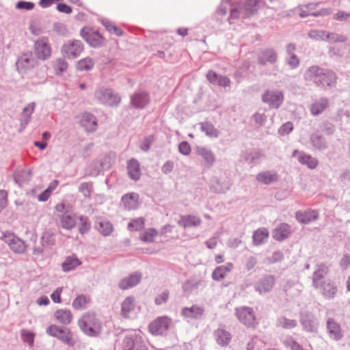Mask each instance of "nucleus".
<instances>
[{"label": "nucleus", "instance_id": "nucleus-1", "mask_svg": "<svg viewBox=\"0 0 350 350\" xmlns=\"http://www.w3.org/2000/svg\"><path fill=\"white\" fill-rule=\"evenodd\" d=\"M306 81H313L317 85L332 86L336 83L334 72L325 70L317 66H311L305 73Z\"/></svg>", "mask_w": 350, "mask_h": 350}, {"label": "nucleus", "instance_id": "nucleus-2", "mask_svg": "<svg viewBox=\"0 0 350 350\" xmlns=\"http://www.w3.org/2000/svg\"><path fill=\"white\" fill-rule=\"evenodd\" d=\"M78 324L82 331L90 336H96L101 332V325L92 313L83 314Z\"/></svg>", "mask_w": 350, "mask_h": 350}, {"label": "nucleus", "instance_id": "nucleus-3", "mask_svg": "<svg viewBox=\"0 0 350 350\" xmlns=\"http://www.w3.org/2000/svg\"><path fill=\"white\" fill-rule=\"evenodd\" d=\"M46 333L53 337L57 338L69 347H73L76 342L70 329L66 327H60L56 325H51L46 328Z\"/></svg>", "mask_w": 350, "mask_h": 350}, {"label": "nucleus", "instance_id": "nucleus-4", "mask_svg": "<svg viewBox=\"0 0 350 350\" xmlns=\"http://www.w3.org/2000/svg\"><path fill=\"white\" fill-rule=\"evenodd\" d=\"M83 51V45L79 40H69L64 43L61 49L62 56L65 59H72L79 57Z\"/></svg>", "mask_w": 350, "mask_h": 350}, {"label": "nucleus", "instance_id": "nucleus-5", "mask_svg": "<svg viewBox=\"0 0 350 350\" xmlns=\"http://www.w3.org/2000/svg\"><path fill=\"white\" fill-rule=\"evenodd\" d=\"M262 100L270 107L278 109L284 100V94L279 90H267L262 95Z\"/></svg>", "mask_w": 350, "mask_h": 350}, {"label": "nucleus", "instance_id": "nucleus-6", "mask_svg": "<svg viewBox=\"0 0 350 350\" xmlns=\"http://www.w3.org/2000/svg\"><path fill=\"white\" fill-rule=\"evenodd\" d=\"M171 324V319L167 316L160 317L152 321L149 325V331L153 335H162Z\"/></svg>", "mask_w": 350, "mask_h": 350}, {"label": "nucleus", "instance_id": "nucleus-7", "mask_svg": "<svg viewBox=\"0 0 350 350\" xmlns=\"http://www.w3.org/2000/svg\"><path fill=\"white\" fill-rule=\"evenodd\" d=\"M1 239L14 252L22 253L25 250L26 247L23 241L10 232H3Z\"/></svg>", "mask_w": 350, "mask_h": 350}, {"label": "nucleus", "instance_id": "nucleus-8", "mask_svg": "<svg viewBox=\"0 0 350 350\" xmlns=\"http://www.w3.org/2000/svg\"><path fill=\"white\" fill-rule=\"evenodd\" d=\"M237 316L239 320L247 327L257 325L255 314L252 308L241 307L237 309Z\"/></svg>", "mask_w": 350, "mask_h": 350}, {"label": "nucleus", "instance_id": "nucleus-9", "mask_svg": "<svg viewBox=\"0 0 350 350\" xmlns=\"http://www.w3.org/2000/svg\"><path fill=\"white\" fill-rule=\"evenodd\" d=\"M51 47L46 37L39 38L35 42V53L41 59H46L51 55Z\"/></svg>", "mask_w": 350, "mask_h": 350}, {"label": "nucleus", "instance_id": "nucleus-10", "mask_svg": "<svg viewBox=\"0 0 350 350\" xmlns=\"http://www.w3.org/2000/svg\"><path fill=\"white\" fill-rule=\"evenodd\" d=\"M266 8V3L263 0H245L242 10L244 14L249 17L258 14Z\"/></svg>", "mask_w": 350, "mask_h": 350}, {"label": "nucleus", "instance_id": "nucleus-11", "mask_svg": "<svg viewBox=\"0 0 350 350\" xmlns=\"http://www.w3.org/2000/svg\"><path fill=\"white\" fill-rule=\"evenodd\" d=\"M95 96L100 102L110 106L116 105L120 102V98L108 89L97 91Z\"/></svg>", "mask_w": 350, "mask_h": 350}, {"label": "nucleus", "instance_id": "nucleus-12", "mask_svg": "<svg viewBox=\"0 0 350 350\" xmlns=\"http://www.w3.org/2000/svg\"><path fill=\"white\" fill-rule=\"evenodd\" d=\"M36 62L31 53L23 54L16 62V66L17 70L20 72L34 67Z\"/></svg>", "mask_w": 350, "mask_h": 350}, {"label": "nucleus", "instance_id": "nucleus-13", "mask_svg": "<svg viewBox=\"0 0 350 350\" xmlns=\"http://www.w3.org/2000/svg\"><path fill=\"white\" fill-rule=\"evenodd\" d=\"M206 79L211 83L221 87H227L230 84V80L229 78L226 76L218 75L213 70H209L207 72Z\"/></svg>", "mask_w": 350, "mask_h": 350}, {"label": "nucleus", "instance_id": "nucleus-14", "mask_svg": "<svg viewBox=\"0 0 350 350\" xmlns=\"http://www.w3.org/2000/svg\"><path fill=\"white\" fill-rule=\"evenodd\" d=\"M142 275L140 273H135L122 279L119 282V287L122 290H127L136 286L141 280Z\"/></svg>", "mask_w": 350, "mask_h": 350}, {"label": "nucleus", "instance_id": "nucleus-15", "mask_svg": "<svg viewBox=\"0 0 350 350\" xmlns=\"http://www.w3.org/2000/svg\"><path fill=\"white\" fill-rule=\"evenodd\" d=\"M135 299L133 296L126 297L121 304V315L124 318H129L131 313L135 308Z\"/></svg>", "mask_w": 350, "mask_h": 350}, {"label": "nucleus", "instance_id": "nucleus-16", "mask_svg": "<svg viewBox=\"0 0 350 350\" xmlns=\"http://www.w3.org/2000/svg\"><path fill=\"white\" fill-rule=\"evenodd\" d=\"M327 329L331 338L335 340H339L342 338V333L340 325L334 319H328Z\"/></svg>", "mask_w": 350, "mask_h": 350}, {"label": "nucleus", "instance_id": "nucleus-17", "mask_svg": "<svg viewBox=\"0 0 350 350\" xmlns=\"http://www.w3.org/2000/svg\"><path fill=\"white\" fill-rule=\"evenodd\" d=\"M59 224L62 228L66 230H71L75 227L77 224V217L75 215H70L65 213L59 218Z\"/></svg>", "mask_w": 350, "mask_h": 350}, {"label": "nucleus", "instance_id": "nucleus-18", "mask_svg": "<svg viewBox=\"0 0 350 350\" xmlns=\"http://www.w3.org/2000/svg\"><path fill=\"white\" fill-rule=\"evenodd\" d=\"M329 106V101L327 98H321L314 101L310 107V111L313 116H318L322 113Z\"/></svg>", "mask_w": 350, "mask_h": 350}, {"label": "nucleus", "instance_id": "nucleus-19", "mask_svg": "<svg viewBox=\"0 0 350 350\" xmlns=\"http://www.w3.org/2000/svg\"><path fill=\"white\" fill-rule=\"evenodd\" d=\"M318 287L321 288L323 295L328 299L333 298L337 293L336 286L329 280L323 282L320 285L319 284Z\"/></svg>", "mask_w": 350, "mask_h": 350}, {"label": "nucleus", "instance_id": "nucleus-20", "mask_svg": "<svg viewBox=\"0 0 350 350\" xmlns=\"http://www.w3.org/2000/svg\"><path fill=\"white\" fill-rule=\"evenodd\" d=\"M204 313V309L198 306H192L191 307L184 308L182 310V314L189 319H199Z\"/></svg>", "mask_w": 350, "mask_h": 350}, {"label": "nucleus", "instance_id": "nucleus-21", "mask_svg": "<svg viewBox=\"0 0 350 350\" xmlns=\"http://www.w3.org/2000/svg\"><path fill=\"white\" fill-rule=\"evenodd\" d=\"M319 214L316 211H307L305 212H298L296 214L297 221L301 224H308L316 220Z\"/></svg>", "mask_w": 350, "mask_h": 350}, {"label": "nucleus", "instance_id": "nucleus-22", "mask_svg": "<svg viewBox=\"0 0 350 350\" xmlns=\"http://www.w3.org/2000/svg\"><path fill=\"white\" fill-rule=\"evenodd\" d=\"M54 317L59 323L68 325L72 320V314L69 310L59 309L54 313Z\"/></svg>", "mask_w": 350, "mask_h": 350}, {"label": "nucleus", "instance_id": "nucleus-23", "mask_svg": "<svg viewBox=\"0 0 350 350\" xmlns=\"http://www.w3.org/2000/svg\"><path fill=\"white\" fill-rule=\"evenodd\" d=\"M291 233L290 226L286 224H281L273 232V237L275 240L282 241L287 238Z\"/></svg>", "mask_w": 350, "mask_h": 350}, {"label": "nucleus", "instance_id": "nucleus-24", "mask_svg": "<svg viewBox=\"0 0 350 350\" xmlns=\"http://www.w3.org/2000/svg\"><path fill=\"white\" fill-rule=\"evenodd\" d=\"M315 5L314 4H310L308 5H304L301 8V12L299 14L300 16L302 18L308 16H325L327 15L330 13L329 10H322L318 12H313L314 7Z\"/></svg>", "mask_w": 350, "mask_h": 350}, {"label": "nucleus", "instance_id": "nucleus-25", "mask_svg": "<svg viewBox=\"0 0 350 350\" xmlns=\"http://www.w3.org/2000/svg\"><path fill=\"white\" fill-rule=\"evenodd\" d=\"M275 279L273 276L269 275L260 280L256 284V289L260 293H265L270 291L273 286Z\"/></svg>", "mask_w": 350, "mask_h": 350}, {"label": "nucleus", "instance_id": "nucleus-26", "mask_svg": "<svg viewBox=\"0 0 350 350\" xmlns=\"http://www.w3.org/2000/svg\"><path fill=\"white\" fill-rule=\"evenodd\" d=\"M232 264L231 263L217 267L212 273L213 279L217 281L223 280L227 273L232 270Z\"/></svg>", "mask_w": 350, "mask_h": 350}, {"label": "nucleus", "instance_id": "nucleus-27", "mask_svg": "<svg viewBox=\"0 0 350 350\" xmlns=\"http://www.w3.org/2000/svg\"><path fill=\"white\" fill-rule=\"evenodd\" d=\"M200 223V219L193 215L183 216L178 221V224L184 228L196 227L199 226Z\"/></svg>", "mask_w": 350, "mask_h": 350}, {"label": "nucleus", "instance_id": "nucleus-28", "mask_svg": "<svg viewBox=\"0 0 350 350\" xmlns=\"http://www.w3.org/2000/svg\"><path fill=\"white\" fill-rule=\"evenodd\" d=\"M269 235V230L265 228H261L255 230L252 236L254 245H261L268 239Z\"/></svg>", "mask_w": 350, "mask_h": 350}, {"label": "nucleus", "instance_id": "nucleus-29", "mask_svg": "<svg viewBox=\"0 0 350 350\" xmlns=\"http://www.w3.org/2000/svg\"><path fill=\"white\" fill-rule=\"evenodd\" d=\"M83 126L88 131H95L96 129V120L95 116L89 113H84L81 120Z\"/></svg>", "mask_w": 350, "mask_h": 350}, {"label": "nucleus", "instance_id": "nucleus-30", "mask_svg": "<svg viewBox=\"0 0 350 350\" xmlns=\"http://www.w3.org/2000/svg\"><path fill=\"white\" fill-rule=\"evenodd\" d=\"M215 338L219 346L228 345L230 340V334L225 330L218 329L214 333Z\"/></svg>", "mask_w": 350, "mask_h": 350}, {"label": "nucleus", "instance_id": "nucleus-31", "mask_svg": "<svg viewBox=\"0 0 350 350\" xmlns=\"http://www.w3.org/2000/svg\"><path fill=\"white\" fill-rule=\"evenodd\" d=\"M122 200L128 209L135 208L139 203V196L135 193H128L122 197Z\"/></svg>", "mask_w": 350, "mask_h": 350}, {"label": "nucleus", "instance_id": "nucleus-32", "mask_svg": "<svg viewBox=\"0 0 350 350\" xmlns=\"http://www.w3.org/2000/svg\"><path fill=\"white\" fill-rule=\"evenodd\" d=\"M81 264V261L75 256H68L63 262L62 267L64 271H70Z\"/></svg>", "mask_w": 350, "mask_h": 350}, {"label": "nucleus", "instance_id": "nucleus-33", "mask_svg": "<svg viewBox=\"0 0 350 350\" xmlns=\"http://www.w3.org/2000/svg\"><path fill=\"white\" fill-rule=\"evenodd\" d=\"M128 172L130 177L133 180H138L140 177V167L139 162L131 159L128 163Z\"/></svg>", "mask_w": 350, "mask_h": 350}, {"label": "nucleus", "instance_id": "nucleus-34", "mask_svg": "<svg viewBox=\"0 0 350 350\" xmlns=\"http://www.w3.org/2000/svg\"><path fill=\"white\" fill-rule=\"evenodd\" d=\"M277 59V55L274 51L267 49L263 51L260 57L259 63L265 65L267 63H274Z\"/></svg>", "mask_w": 350, "mask_h": 350}, {"label": "nucleus", "instance_id": "nucleus-35", "mask_svg": "<svg viewBox=\"0 0 350 350\" xmlns=\"http://www.w3.org/2000/svg\"><path fill=\"white\" fill-rule=\"evenodd\" d=\"M278 176L275 174L271 173L270 172H264L259 173L256 176V180L262 184H270L276 181Z\"/></svg>", "mask_w": 350, "mask_h": 350}, {"label": "nucleus", "instance_id": "nucleus-36", "mask_svg": "<svg viewBox=\"0 0 350 350\" xmlns=\"http://www.w3.org/2000/svg\"><path fill=\"white\" fill-rule=\"evenodd\" d=\"M197 153L204 159L208 165H212L215 161L214 154L206 148H198Z\"/></svg>", "mask_w": 350, "mask_h": 350}, {"label": "nucleus", "instance_id": "nucleus-37", "mask_svg": "<svg viewBox=\"0 0 350 350\" xmlns=\"http://www.w3.org/2000/svg\"><path fill=\"white\" fill-rule=\"evenodd\" d=\"M148 103L149 98L146 94H137L132 98V104L137 108H143Z\"/></svg>", "mask_w": 350, "mask_h": 350}, {"label": "nucleus", "instance_id": "nucleus-38", "mask_svg": "<svg viewBox=\"0 0 350 350\" xmlns=\"http://www.w3.org/2000/svg\"><path fill=\"white\" fill-rule=\"evenodd\" d=\"M90 301V299L89 297L84 295H80L73 300L72 306L75 310H83L86 308Z\"/></svg>", "mask_w": 350, "mask_h": 350}, {"label": "nucleus", "instance_id": "nucleus-39", "mask_svg": "<svg viewBox=\"0 0 350 350\" xmlns=\"http://www.w3.org/2000/svg\"><path fill=\"white\" fill-rule=\"evenodd\" d=\"M298 161L303 165H306L310 169H314L318 165V161L311 156L306 154H300Z\"/></svg>", "mask_w": 350, "mask_h": 350}, {"label": "nucleus", "instance_id": "nucleus-40", "mask_svg": "<svg viewBox=\"0 0 350 350\" xmlns=\"http://www.w3.org/2000/svg\"><path fill=\"white\" fill-rule=\"evenodd\" d=\"M94 66V61L90 57H85L77 63V68L80 71L90 70Z\"/></svg>", "mask_w": 350, "mask_h": 350}, {"label": "nucleus", "instance_id": "nucleus-41", "mask_svg": "<svg viewBox=\"0 0 350 350\" xmlns=\"http://www.w3.org/2000/svg\"><path fill=\"white\" fill-rule=\"evenodd\" d=\"M328 272H329V268L325 265L322 264L319 266L318 269L314 273V278H313L314 286L317 288H318V286H319L318 281L321 280L324 277L325 275L328 273Z\"/></svg>", "mask_w": 350, "mask_h": 350}, {"label": "nucleus", "instance_id": "nucleus-42", "mask_svg": "<svg viewBox=\"0 0 350 350\" xmlns=\"http://www.w3.org/2000/svg\"><path fill=\"white\" fill-rule=\"evenodd\" d=\"M58 181L54 180L53 183H52L47 189H46L42 193H40L38 199L39 201L41 202H45L46 201L50 196L51 195L52 191L57 187L58 185Z\"/></svg>", "mask_w": 350, "mask_h": 350}, {"label": "nucleus", "instance_id": "nucleus-43", "mask_svg": "<svg viewBox=\"0 0 350 350\" xmlns=\"http://www.w3.org/2000/svg\"><path fill=\"white\" fill-rule=\"evenodd\" d=\"M98 229L104 236H109L113 232L112 224L107 221H101L98 223Z\"/></svg>", "mask_w": 350, "mask_h": 350}, {"label": "nucleus", "instance_id": "nucleus-44", "mask_svg": "<svg viewBox=\"0 0 350 350\" xmlns=\"http://www.w3.org/2000/svg\"><path fill=\"white\" fill-rule=\"evenodd\" d=\"M145 224V220L142 217L133 219L128 224V229L131 231H137L142 229Z\"/></svg>", "mask_w": 350, "mask_h": 350}, {"label": "nucleus", "instance_id": "nucleus-45", "mask_svg": "<svg viewBox=\"0 0 350 350\" xmlns=\"http://www.w3.org/2000/svg\"><path fill=\"white\" fill-rule=\"evenodd\" d=\"M77 221H79L78 228L80 233L84 234L89 230L90 224L88 221V219L86 217L79 216L77 217Z\"/></svg>", "mask_w": 350, "mask_h": 350}, {"label": "nucleus", "instance_id": "nucleus-46", "mask_svg": "<svg viewBox=\"0 0 350 350\" xmlns=\"http://www.w3.org/2000/svg\"><path fill=\"white\" fill-rule=\"evenodd\" d=\"M202 131L206 133V135L211 137H216L218 135V131L214 126L209 123H204L201 126Z\"/></svg>", "mask_w": 350, "mask_h": 350}, {"label": "nucleus", "instance_id": "nucleus-47", "mask_svg": "<svg viewBox=\"0 0 350 350\" xmlns=\"http://www.w3.org/2000/svg\"><path fill=\"white\" fill-rule=\"evenodd\" d=\"M157 234L158 232L155 229L150 228L142 234L141 239L145 242H152Z\"/></svg>", "mask_w": 350, "mask_h": 350}, {"label": "nucleus", "instance_id": "nucleus-48", "mask_svg": "<svg viewBox=\"0 0 350 350\" xmlns=\"http://www.w3.org/2000/svg\"><path fill=\"white\" fill-rule=\"evenodd\" d=\"M92 185L90 183H83L80 185L79 190L82 194L86 197L90 198L92 192Z\"/></svg>", "mask_w": 350, "mask_h": 350}, {"label": "nucleus", "instance_id": "nucleus-49", "mask_svg": "<svg viewBox=\"0 0 350 350\" xmlns=\"http://www.w3.org/2000/svg\"><path fill=\"white\" fill-rule=\"evenodd\" d=\"M170 293L168 291L165 290L163 291L161 293L159 294L154 299V302L157 305H161L169 299Z\"/></svg>", "mask_w": 350, "mask_h": 350}, {"label": "nucleus", "instance_id": "nucleus-50", "mask_svg": "<svg viewBox=\"0 0 350 350\" xmlns=\"http://www.w3.org/2000/svg\"><path fill=\"white\" fill-rule=\"evenodd\" d=\"M21 336L25 342L31 345L33 342L35 334L28 330H22Z\"/></svg>", "mask_w": 350, "mask_h": 350}, {"label": "nucleus", "instance_id": "nucleus-51", "mask_svg": "<svg viewBox=\"0 0 350 350\" xmlns=\"http://www.w3.org/2000/svg\"><path fill=\"white\" fill-rule=\"evenodd\" d=\"M67 68L68 64L64 59H58L55 63V68L57 74H62L66 70Z\"/></svg>", "mask_w": 350, "mask_h": 350}, {"label": "nucleus", "instance_id": "nucleus-52", "mask_svg": "<svg viewBox=\"0 0 350 350\" xmlns=\"http://www.w3.org/2000/svg\"><path fill=\"white\" fill-rule=\"evenodd\" d=\"M280 325L285 329H291L296 326L297 323L295 320L282 318L279 321Z\"/></svg>", "mask_w": 350, "mask_h": 350}, {"label": "nucleus", "instance_id": "nucleus-53", "mask_svg": "<svg viewBox=\"0 0 350 350\" xmlns=\"http://www.w3.org/2000/svg\"><path fill=\"white\" fill-rule=\"evenodd\" d=\"M327 38L329 41L332 42H345L347 40V38L345 36L342 35H338L334 33H328L326 35Z\"/></svg>", "mask_w": 350, "mask_h": 350}, {"label": "nucleus", "instance_id": "nucleus-54", "mask_svg": "<svg viewBox=\"0 0 350 350\" xmlns=\"http://www.w3.org/2000/svg\"><path fill=\"white\" fill-rule=\"evenodd\" d=\"M179 152L183 155H189L191 153V148L187 142H183L178 146Z\"/></svg>", "mask_w": 350, "mask_h": 350}, {"label": "nucleus", "instance_id": "nucleus-55", "mask_svg": "<svg viewBox=\"0 0 350 350\" xmlns=\"http://www.w3.org/2000/svg\"><path fill=\"white\" fill-rule=\"evenodd\" d=\"M63 291V287L57 288L51 295V298L54 303L60 304L62 303L61 295Z\"/></svg>", "mask_w": 350, "mask_h": 350}, {"label": "nucleus", "instance_id": "nucleus-56", "mask_svg": "<svg viewBox=\"0 0 350 350\" xmlns=\"http://www.w3.org/2000/svg\"><path fill=\"white\" fill-rule=\"evenodd\" d=\"M107 30L111 33H113L117 36H121L123 34L122 31L118 27L109 23H105Z\"/></svg>", "mask_w": 350, "mask_h": 350}, {"label": "nucleus", "instance_id": "nucleus-57", "mask_svg": "<svg viewBox=\"0 0 350 350\" xmlns=\"http://www.w3.org/2000/svg\"><path fill=\"white\" fill-rule=\"evenodd\" d=\"M34 6L35 4L32 2L18 1L16 3V8L18 10H31L33 9Z\"/></svg>", "mask_w": 350, "mask_h": 350}, {"label": "nucleus", "instance_id": "nucleus-58", "mask_svg": "<svg viewBox=\"0 0 350 350\" xmlns=\"http://www.w3.org/2000/svg\"><path fill=\"white\" fill-rule=\"evenodd\" d=\"M8 194L3 190H0V213L6 207Z\"/></svg>", "mask_w": 350, "mask_h": 350}, {"label": "nucleus", "instance_id": "nucleus-59", "mask_svg": "<svg viewBox=\"0 0 350 350\" xmlns=\"http://www.w3.org/2000/svg\"><path fill=\"white\" fill-rule=\"evenodd\" d=\"M57 9L59 12L65 14H70L72 11V8L66 3H59L57 5Z\"/></svg>", "mask_w": 350, "mask_h": 350}, {"label": "nucleus", "instance_id": "nucleus-60", "mask_svg": "<svg viewBox=\"0 0 350 350\" xmlns=\"http://www.w3.org/2000/svg\"><path fill=\"white\" fill-rule=\"evenodd\" d=\"M92 36L94 39L91 40L89 38H87V41L93 46H98L101 43V37L97 33H94Z\"/></svg>", "mask_w": 350, "mask_h": 350}, {"label": "nucleus", "instance_id": "nucleus-61", "mask_svg": "<svg viewBox=\"0 0 350 350\" xmlns=\"http://www.w3.org/2000/svg\"><path fill=\"white\" fill-rule=\"evenodd\" d=\"M293 124L291 122H286L280 128V132L282 134H288L293 130Z\"/></svg>", "mask_w": 350, "mask_h": 350}, {"label": "nucleus", "instance_id": "nucleus-62", "mask_svg": "<svg viewBox=\"0 0 350 350\" xmlns=\"http://www.w3.org/2000/svg\"><path fill=\"white\" fill-rule=\"evenodd\" d=\"M349 18V14L343 11H338L334 16V18L338 21H347Z\"/></svg>", "mask_w": 350, "mask_h": 350}, {"label": "nucleus", "instance_id": "nucleus-63", "mask_svg": "<svg viewBox=\"0 0 350 350\" xmlns=\"http://www.w3.org/2000/svg\"><path fill=\"white\" fill-rule=\"evenodd\" d=\"M174 168V163L171 161H168L166 163H164V165L162 167V171L165 173H170L172 171Z\"/></svg>", "mask_w": 350, "mask_h": 350}, {"label": "nucleus", "instance_id": "nucleus-64", "mask_svg": "<svg viewBox=\"0 0 350 350\" xmlns=\"http://www.w3.org/2000/svg\"><path fill=\"white\" fill-rule=\"evenodd\" d=\"M350 265V256L345 255L340 260V266L343 269H347Z\"/></svg>", "mask_w": 350, "mask_h": 350}]
</instances>
